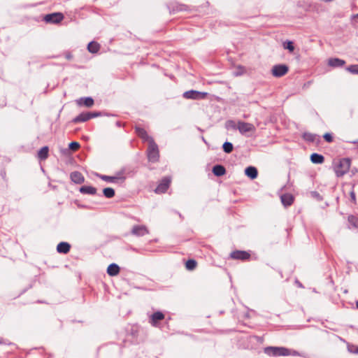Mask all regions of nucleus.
<instances>
[{"instance_id":"30","label":"nucleus","mask_w":358,"mask_h":358,"mask_svg":"<svg viewBox=\"0 0 358 358\" xmlns=\"http://www.w3.org/2000/svg\"><path fill=\"white\" fill-rule=\"evenodd\" d=\"M346 70L352 74H358V65H350L346 68Z\"/></svg>"},{"instance_id":"17","label":"nucleus","mask_w":358,"mask_h":358,"mask_svg":"<svg viewBox=\"0 0 358 358\" xmlns=\"http://www.w3.org/2000/svg\"><path fill=\"white\" fill-rule=\"evenodd\" d=\"M91 118H92L91 114H89L88 113H80V115H78V116H76L75 118H73V122H74V123L84 122L89 120Z\"/></svg>"},{"instance_id":"20","label":"nucleus","mask_w":358,"mask_h":358,"mask_svg":"<svg viewBox=\"0 0 358 358\" xmlns=\"http://www.w3.org/2000/svg\"><path fill=\"white\" fill-rule=\"evenodd\" d=\"M245 173L248 178L255 179L257 177L258 171L255 167L248 166L245 169Z\"/></svg>"},{"instance_id":"29","label":"nucleus","mask_w":358,"mask_h":358,"mask_svg":"<svg viewBox=\"0 0 358 358\" xmlns=\"http://www.w3.org/2000/svg\"><path fill=\"white\" fill-rule=\"evenodd\" d=\"M196 266V262L194 259H189L186 262V268L188 270H193Z\"/></svg>"},{"instance_id":"19","label":"nucleus","mask_w":358,"mask_h":358,"mask_svg":"<svg viewBox=\"0 0 358 358\" xmlns=\"http://www.w3.org/2000/svg\"><path fill=\"white\" fill-rule=\"evenodd\" d=\"M80 192L83 194L95 195L96 194V189L92 186H82L80 188Z\"/></svg>"},{"instance_id":"40","label":"nucleus","mask_w":358,"mask_h":358,"mask_svg":"<svg viewBox=\"0 0 358 358\" xmlns=\"http://www.w3.org/2000/svg\"><path fill=\"white\" fill-rule=\"evenodd\" d=\"M352 18L353 20H355V22L358 21V13H357V14H355V15H353L352 16Z\"/></svg>"},{"instance_id":"2","label":"nucleus","mask_w":358,"mask_h":358,"mask_svg":"<svg viewBox=\"0 0 358 358\" xmlns=\"http://www.w3.org/2000/svg\"><path fill=\"white\" fill-rule=\"evenodd\" d=\"M147 157L148 161L152 163L158 162L159 159L158 145L156 144L154 140H152L150 143L148 144Z\"/></svg>"},{"instance_id":"33","label":"nucleus","mask_w":358,"mask_h":358,"mask_svg":"<svg viewBox=\"0 0 358 358\" xmlns=\"http://www.w3.org/2000/svg\"><path fill=\"white\" fill-rule=\"evenodd\" d=\"M284 48L287 49L289 52H293L294 50V46L293 43L289 41L284 44Z\"/></svg>"},{"instance_id":"36","label":"nucleus","mask_w":358,"mask_h":358,"mask_svg":"<svg viewBox=\"0 0 358 358\" xmlns=\"http://www.w3.org/2000/svg\"><path fill=\"white\" fill-rule=\"evenodd\" d=\"M227 127H231L234 129L236 128V124L233 120H229L227 122Z\"/></svg>"},{"instance_id":"26","label":"nucleus","mask_w":358,"mask_h":358,"mask_svg":"<svg viewBox=\"0 0 358 358\" xmlns=\"http://www.w3.org/2000/svg\"><path fill=\"white\" fill-rule=\"evenodd\" d=\"M78 104H83L85 106L90 108L93 106L94 100L91 97L81 98L78 101Z\"/></svg>"},{"instance_id":"28","label":"nucleus","mask_w":358,"mask_h":358,"mask_svg":"<svg viewBox=\"0 0 358 358\" xmlns=\"http://www.w3.org/2000/svg\"><path fill=\"white\" fill-rule=\"evenodd\" d=\"M222 148L226 153H231L233 150V144L230 142H224Z\"/></svg>"},{"instance_id":"38","label":"nucleus","mask_w":358,"mask_h":358,"mask_svg":"<svg viewBox=\"0 0 358 358\" xmlns=\"http://www.w3.org/2000/svg\"><path fill=\"white\" fill-rule=\"evenodd\" d=\"M65 57L68 59V60H70L73 58V55L70 53V52H66L65 54Z\"/></svg>"},{"instance_id":"32","label":"nucleus","mask_w":358,"mask_h":358,"mask_svg":"<svg viewBox=\"0 0 358 358\" xmlns=\"http://www.w3.org/2000/svg\"><path fill=\"white\" fill-rule=\"evenodd\" d=\"M303 138L306 141H309V142H313L315 140V136L314 134H312L310 133L304 134Z\"/></svg>"},{"instance_id":"24","label":"nucleus","mask_w":358,"mask_h":358,"mask_svg":"<svg viewBox=\"0 0 358 358\" xmlns=\"http://www.w3.org/2000/svg\"><path fill=\"white\" fill-rule=\"evenodd\" d=\"M310 160L313 164H322L324 161V157L322 155L313 153L310 155Z\"/></svg>"},{"instance_id":"35","label":"nucleus","mask_w":358,"mask_h":358,"mask_svg":"<svg viewBox=\"0 0 358 358\" xmlns=\"http://www.w3.org/2000/svg\"><path fill=\"white\" fill-rule=\"evenodd\" d=\"M324 140H325L326 141H327V142H329V143H330V142H331V141H333V137H332V136H331L330 134H329V133H327V134H325L324 135Z\"/></svg>"},{"instance_id":"22","label":"nucleus","mask_w":358,"mask_h":358,"mask_svg":"<svg viewBox=\"0 0 358 358\" xmlns=\"http://www.w3.org/2000/svg\"><path fill=\"white\" fill-rule=\"evenodd\" d=\"M49 148L48 146L41 148L37 154L38 158L40 160H45L48 157Z\"/></svg>"},{"instance_id":"13","label":"nucleus","mask_w":358,"mask_h":358,"mask_svg":"<svg viewBox=\"0 0 358 358\" xmlns=\"http://www.w3.org/2000/svg\"><path fill=\"white\" fill-rule=\"evenodd\" d=\"M164 319V315L160 311H157L154 313L152 315H151L150 317V323L152 326L157 327L158 321L162 320Z\"/></svg>"},{"instance_id":"39","label":"nucleus","mask_w":358,"mask_h":358,"mask_svg":"<svg viewBox=\"0 0 358 358\" xmlns=\"http://www.w3.org/2000/svg\"><path fill=\"white\" fill-rule=\"evenodd\" d=\"M89 114H91L92 118L95 117L99 115V113H88Z\"/></svg>"},{"instance_id":"27","label":"nucleus","mask_w":358,"mask_h":358,"mask_svg":"<svg viewBox=\"0 0 358 358\" xmlns=\"http://www.w3.org/2000/svg\"><path fill=\"white\" fill-rule=\"evenodd\" d=\"M103 194L106 198L110 199L115 196V190L111 187H106L103 189Z\"/></svg>"},{"instance_id":"14","label":"nucleus","mask_w":358,"mask_h":358,"mask_svg":"<svg viewBox=\"0 0 358 358\" xmlns=\"http://www.w3.org/2000/svg\"><path fill=\"white\" fill-rule=\"evenodd\" d=\"M70 178L76 184H81L84 182L85 178L79 171H73L70 174Z\"/></svg>"},{"instance_id":"3","label":"nucleus","mask_w":358,"mask_h":358,"mask_svg":"<svg viewBox=\"0 0 358 358\" xmlns=\"http://www.w3.org/2000/svg\"><path fill=\"white\" fill-rule=\"evenodd\" d=\"M264 351L265 354L273 357L288 356L290 355L289 349L284 347H266Z\"/></svg>"},{"instance_id":"8","label":"nucleus","mask_w":358,"mask_h":358,"mask_svg":"<svg viewBox=\"0 0 358 358\" xmlns=\"http://www.w3.org/2000/svg\"><path fill=\"white\" fill-rule=\"evenodd\" d=\"M131 234L135 236L141 237L149 234L148 227L145 225H134Z\"/></svg>"},{"instance_id":"12","label":"nucleus","mask_w":358,"mask_h":358,"mask_svg":"<svg viewBox=\"0 0 358 358\" xmlns=\"http://www.w3.org/2000/svg\"><path fill=\"white\" fill-rule=\"evenodd\" d=\"M135 131L138 136H139L143 141H148V144L150 143L152 140H154L151 136H150L147 131L142 127H136Z\"/></svg>"},{"instance_id":"34","label":"nucleus","mask_w":358,"mask_h":358,"mask_svg":"<svg viewBox=\"0 0 358 358\" xmlns=\"http://www.w3.org/2000/svg\"><path fill=\"white\" fill-rule=\"evenodd\" d=\"M69 148L71 150L76 151L80 148V144L78 142H71L69 143Z\"/></svg>"},{"instance_id":"9","label":"nucleus","mask_w":358,"mask_h":358,"mask_svg":"<svg viewBox=\"0 0 358 358\" xmlns=\"http://www.w3.org/2000/svg\"><path fill=\"white\" fill-rule=\"evenodd\" d=\"M237 129L242 134L255 130V127L252 124L241 121L238 122Z\"/></svg>"},{"instance_id":"4","label":"nucleus","mask_w":358,"mask_h":358,"mask_svg":"<svg viewBox=\"0 0 358 358\" xmlns=\"http://www.w3.org/2000/svg\"><path fill=\"white\" fill-rule=\"evenodd\" d=\"M207 95V92H201L196 90H189L184 92L183 97L187 99L201 100L205 99Z\"/></svg>"},{"instance_id":"21","label":"nucleus","mask_w":358,"mask_h":358,"mask_svg":"<svg viewBox=\"0 0 358 358\" xmlns=\"http://www.w3.org/2000/svg\"><path fill=\"white\" fill-rule=\"evenodd\" d=\"M281 201L285 206H291L294 201V197L290 194H285L280 197Z\"/></svg>"},{"instance_id":"25","label":"nucleus","mask_w":358,"mask_h":358,"mask_svg":"<svg viewBox=\"0 0 358 358\" xmlns=\"http://www.w3.org/2000/svg\"><path fill=\"white\" fill-rule=\"evenodd\" d=\"M99 49H100V45L98 43L94 42V41H92V42L89 43L88 45H87L88 51L92 53L98 52Z\"/></svg>"},{"instance_id":"10","label":"nucleus","mask_w":358,"mask_h":358,"mask_svg":"<svg viewBox=\"0 0 358 358\" xmlns=\"http://www.w3.org/2000/svg\"><path fill=\"white\" fill-rule=\"evenodd\" d=\"M171 179L169 177L164 178L155 189L156 193H164L169 188Z\"/></svg>"},{"instance_id":"37","label":"nucleus","mask_w":358,"mask_h":358,"mask_svg":"<svg viewBox=\"0 0 358 358\" xmlns=\"http://www.w3.org/2000/svg\"><path fill=\"white\" fill-rule=\"evenodd\" d=\"M350 196L351 201H352L353 203H356V196H355V193L353 191H352L350 192Z\"/></svg>"},{"instance_id":"7","label":"nucleus","mask_w":358,"mask_h":358,"mask_svg":"<svg viewBox=\"0 0 358 358\" xmlns=\"http://www.w3.org/2000/svg\"><path fill=\"white\" fill-rule=\"evenodd\" d=\"M64 15L61 13H53L45 15L43 20L47 23L58 24L62 21Z\"/></svg>"},{"instance_id":"16","label":"nucleus","mask_w":358,"mask_h":358,"mask_svg":"<svg viewBox=\"0 0 358 358\" xmlns=\"http://www.w3.org/2000/svg\"><path fill=\"white\" fill-rule=\"evenodd\" d=\"M71 249V245L67 242H60L57 246V251L61 254H67Z\"/></svg>"},{"instance_id":"18","label":"nucleus","mask_w":358,"mask_h":358,"mask_svg":"<svg viewBox=\"0 0 358 358\" xmlns=\"http://www.w3.org/2000/svg\"><path fill=\"white\" fill-rule=\"evenodd\" d=\"M107 273L110 276H115L120 273V267L117 264H110L107 268Z\"/></svg>"},{"instance_id":"6","label":"nucleus","mask_w":358,"mask_h":358,"mask_svg":"<svg viewBox=\"0 0 358 358\" xmlns=\"http://www.w3.org/2000/svg\"><path fill=\"white\" fill-rule=\"evenodd\" d=\"M97 176L99 177L101 180H103L104 181L109 182H113V183H116L120 181L121 182H123L126 179L125 176H124L123 174L121 173H119L116 176H113L101 175V174H97Z\"/></svg>"},{"instance_id":"15","label":"nucleus","mask_w":358,"mask_h":358,"mask_svg":"<svg viewBox=\"0 0 358 358\" xmlns=\"http://www.w3.org/2000/svg\"><path fill=\"white\" fill-rule=\"evenodd\" d=\"M327 63L333 68L343 67L345 64V60L336 57L329 58Z\"/></svg>"},{"instance_id":"23","label":"nucleus","mask_w":358,"mask_h":358,"mask_svg":"<svg viewBox=\"0 0 358 358\" xmlns=\"http://www.w3.org/2000/svg\"><path fill=\"white\" fill-rule=\"evenodd\" d=\"M213 173L216 176H222L225 174L226 169L222 165H215L213 168Z\"/></svg>"},{"instance_id":"11","label":"nucleus","mask_w":358,"mask_h":358,"mask_svg":"<svg viewBox=\"0 0 358 358\" xmlns=\"http://www.w3.org/2000/svg\"><path fill=\"white\" fill-rule=\"evenodd\" d=\"M230 257L234 259L247 260L250 257V253L243 250H236L230 254Z\"/></svg>"},{"instance_id":"5","label":"nucleus","mask_w":358,"mask_h":358,"mask_svg":"<svg viewBox=\"0 0 358 358\" xmlns=\"http://www.w3.org/2000/svg\"><path fill=\"white\" fill-rule=\"evenodd\" d=\"M289 71V68L285 64H277L273 66L272 75L275 78H280L285 75Z\"/></svg>"},{"instance_id":"41","label":"nucleus","mask_w":358,"mask_h":358,"mask_svg":"<svg viewBox=\"0 0 358 358\" xmlns=\"http://www.w3.org/2000/svg\"><path fill=\"white\" fill-rule=\"evenodd\" d=\"M356 307L358 308V300L356 301Z\"/></svg>"},{"instance_id":"1","label":"nucleus","mask_w":358,"mask_h":358,"mask_svg":"<svg viewBox=\"0 0 358 358\" xmlns=\"http://www.w3.org/2000/svg\"><path fill=\"white\" fill-rule=\"evenodd\" d=\"M350 160L348 158H343L339 160L338 164L334 167V171L337 177L345 175L350 169Z\"/></svg>"},{"instance_id":"31","label":"nucleus","mask_w":358,"mask_h":358,"mask_svg":"<svg viewBox=\"0 0 358 358\" xmlns=\"http://www.w3.org/2000/svg\"><path fill=\"white\" fill-rule=\"evenodd\" d=\"M348 222L355 227H358V218L355 216L350 215L348 217Z\"/></svg>"}]
</instances>
